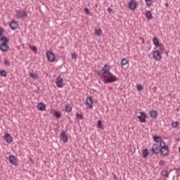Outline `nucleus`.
<instances>
[{
  "mask_svg": "<svg viewBox=\"0 0 180 180\" xmlns=\"http://www.w3.org/2000/svg\"><path fill=\"white\" fill-rule=\"evenodd\" d=\"M0 37H2V29L0 28Z\"/></svg>",
  "mask_w": 180,
  "mask_h": 180,
  "instance_id": "c03bdc74",
  "label": "nucleus"
},
{
  "mask_svg": "<svg viewBox=\"0 0 180 180\" xmlns=\"http://www.w3.org/2000/svg\"><path fill=\"white\" fill-rule=\"evenodd\" d=\"M4 139L6 141V143H12L13 141V139H12V136L10 134L6 133L4 134Z\"/></svg>",
  "mask_w": 180,
  "mask_h": 180,
  "instance_id": "ddd939ff",
  "label": "nucleus"
},
{
  "mask_svg": "<svg viewBox=\"0 0 180 180\" xmlns=\"http://www.w3.org/2000/svg\"><path fill=\"white\" fill-rule=\"evenodd\" d=\"M97 75H98V77H101V78H103V80L105 79V77L106 75L103 72H98Z\"/></svg>",
  "mask_w": 180,
  "mask_h": 180,
  "instance_id": "393cba45",
  "label": "nucleus"
},
{
  "mask_svg": "<svg viewBox=\"0 0 180 180\" xmlns=\"http://www.w3.org/2000/svg\"><path fill=\"white\" fill-rule=\"evenodd\" d=\"M178 124H179L178 122H172V127L176 129V127H178Z\"/></svg>",
  "mask_w": 180,
  "mask_h": 180,
  "instance_id": "7c9ffc66",
  "label": "nucleus"
},
{
  "mask_svg": "<svg viewBox=\"0 0 180 180\" xmlns=\"http://www.w3.org/2000/svg\"><path fill=\"white\" fill-rule=\"evenodd\" d=\"M142 155L143 158H147V157L150 155V152L148 151V149H143L142 151Z\"/></svg>",
  "mask_w": 180,
  "mask_h": 180,
  "instance_id": "a211bd4d",
  "label": "nucleus"
},
{
  "mask_svg": "<svg viewBox=\"0 0 180 180\" xmlns=\"http://www.w3.org/2000/svg\"><path fill=\"white\" fill-rule=\"evenodd\" d=\"M0 41H3L1 44H8V43H9V39L6 37H1L0 38Z\"/></svg>",
  "mask_w": 180,
  "mask_h": 180,
  "instance_id": "6ab92c4d",
  "label": "nucleus"
},
{
  "mask_svg": "<svg viewBox=\"0 0 180 180\" xmlns=\"http://www.w3.org/2000/svg\"><path fill=\"white\" fill-rule=\"evenodd\" d=\"M129 63V61H127V58H122L121 60V65L124 66L126 65V64H127Z\"/></svg>",
  "mask_w": 180,
  "mask_h": 180,
  "instance_id": "a878e982",
  "label": "nucleus"
},
{
  "mask_svg": "<svg viewBox=\"0 0 180 180\" xmlns=\"http://www.w3.org/2000/svg\"><path fill=\"white\" fill-rule=\"evenodd\" d=\"M116 81H119V78L113 75L112 72H110L104 76V79L103 80V82L104 84H112V82H116Z\"/></svg>",
  "mask_w": 180,
  "mask_h": 180,
  "instance_id": "f257e3e1",
  "label": "nucleus"
},
{
  "mask_svg": "<svg viewBox=\"0 0 180 180\" xmlns=\"http://www.w3.org/2000/svg\"><path fill=\"white\" fill-rule=\"evenodd\" d=\"M37 108L39 109V110H41V112L46 110V105H44L43 103H39Z\"/></svg>",
  "mask_w": 180,
  "mask_h": 180,
  "instance_id": "dca6fc26",
  "label": "nucleus"
},
{
  "mask_svg": "<svg viewBox=\"0 0 180 180\" xmlns=\"http://www.w3.org/2000/svg\"><path fill=\"white\" fill-rule=\"evenodd\" d=\"M56 84L58 88H63L64 86V79L61 77H58L56 79Z\"/></svg>",
  "mask_w": 180,
  "mask_h": 180,
  "instance_id": "423d86ee",
  "label": "nucleus"
},
{
  "mask_svg": "<svg viewBox=\"0 0 180 180\" xmlns=\"http://www.w3.org/2000/svg\"><path fill=\"white\" fill-rule=\"evenodd\" d=\"M29 47L30 50H32V51H33L34 53H37V48L36 46L30 45Z\"/></svg>",
  "mask_w": 180,
  "mask_h": 180,
  "instance_id": "bb28decb",
  "label": "nucleus"
},
{
  "mask_svg": "<svg viewBox=\"0 0 180 180\" xmlns=\"http://www.w3.org/2000/svg\"><path fill=\"white\" fill-rule=\"evenodd\" d=\"M153 43L154 46H155L156 47H158V46H160L161 44H160V41H158V37H154L153 39Z\"/></svg>",
  "mask_w": 180,
  "mask_h": 180,
  "instance_id": "412c9836",
  "label": "nucleus"
},
{
  "mask_svg": "<svg viewBox=\"0 0 180 180\" xmlns=\"http://www.w3.org/2000/svg\"><path fill=\"white\" fill-rule=\"evenodd\" d=\"M158 47H159V50L161 53H164L165 49L164 48V45H162V44H160Z\"/></svg>",
  "mask_w": 180,
  "mask_h": 180,
  "instance_id": "c85d7f7f",
  "label": "nucleus"
},
{
  "mask_svg": "<svg viewBox=\"0 0 180 180\" xmlns=\"http://www.w3.org/2000/svg\"><path fill=\"white\" fill-rule=\"evenodd\" d=\"M114 179H117V177H116V176H114Z\"/></svg>",
  "mask_w": 180,
  "mask_h": 180,
  "instance_id": "a18cd8bd",
  "label": "nucleus"
},
{
  "mask_svg": "<svg viewBox=\"0 0 180 180\" xmlns=\"http://www.w3.org/2000/svg\"><path fill=\"white\" fill-rule=\"evenodd\" d=\"M46 58L51 62L53 63L56 60V57L54 56V53L51 51H46Z\"/></svg>",
  "mask_w": 180,
  "mask_h": 180,
  "instance_id": "39448f33",
  "label": "nucleus"
},
{
  "mask_svg": "<svg viewBox=\"0 0 180 180\" xmlns=\"http://www.w3.org/2000/svg\"><path fill=\"white\" fill-rule=\"evenodd\" d=\"M72 60H77V55H75V53H72Z\"/></svg>",
  "mask_w": 180,
  "mask_h": 180,
  "instance_id": "79ce46f5",
  "label": "nucleus"
},
{
  "mask_svg": "<svg viewBox=\"0 0 180 180\" xmlns=\"http://www.w3.org/2000/svg\"><path fill=\"white\" fill-rule=\"evenodd\" d=\"M147 6H151L153 0H145Z\"/></svg>",
  "mask_w": 180,
  "mask_h": 180,
  "instance_id": "473e14b6",
  "label": "nucleus"
},
{
  "mask_svg": "<svg viewBox=\"0 0 180 180\" xmlns=\"http://www.w3.org/2000/svg\"><path fill=\"white\" fill-rule=\"evenodd\" d=\"M65 110L66 112H71V110H72V108H71V105H70V104H68L65 105Z\"/></svg>",
  "mask_w": 180,
  "mask_h": 180,
  "instance_id": "cd10ccee",
  "label": "nucleus"
},
{
  "mask_svg": "<svg viewBox=\"0 0 180 180\" xmlns=\"http://www.w3.org/2000/svg\"><path fill=\"white\" fill-rule=\"evenodd\" d=\"M160 148L159 153H160L162 155H167V154H168L169 150L168 146H167V145L165 144V142L160 141Z\"/></svg>",
  "mask_w": 180,
  "mask_h": 180,
  "instance_id": "f03ea898",
  "label": "nucleus"
},
{
  "mask_svg": "<svg viewBox=\"0 0 180 180\" xmlns=\"http://www.w3.org/2000/svg\"><path fill=\"white\" fill-rule=\"evenodd\" d=\"M159 165L160 166L165 165V162L164 160H160L159 162Z\"/></svg>",
  "mask_w": 180,
  "mask_h": 180,
  "instance_id": "a19ab883",
  "label": "nucleus"
},
{
  "mask_svg": "<svg viewBox=\"0 0 180 180\" xmlns=\"http://www.w3.org/2000/svg\"><path fill=\"white\" fill-rule=\"evenodd\" d=\"M15 18H17V19L23 20L25 19V18H27V14L26 12H25V11L16 10Z\"/></svg>",
  "mask_w": 180,
  "mask_h": 180,
  "instance_id": "7ed1b4c3",
  "label": "nucleus"
},
{
  "mask_svg": "<svg viewBox=\"0 0 180 180\" xmlns=\"http://www.w3.org/2000/svg\"><path fill=\"white\" fill-rule=\"evenodd\" d=\"M0 50L3 51V53H5V51H8L9 50V46L8 44H0Z\"/></svg>",
  "mask_w": 180,
  "mask_h": 180,
  "instance_id": "2eb2a0df",
  "label": "nucleus"
},
{
  "mask_svg": "<svg viewBox=\"0 0 180 180\" xmlns=\"http://www.w3.org/2000/svg\"><path fill=\"white\" fill-rule=\"evenodd\" d=\"M162 176H165L166 178H169V173L167 170H162L161 172Z\"/></svg>",
  "mask_w": 180,
  "mask_h": 180,
  "instance_id": "4be33fe9",
  "label": "nucleus"
},
{
  "mask_svg": "<svg viewBox=\"0 0 180 180\" xmlns=\"http://www.w3.org/2000/svg\"><path fill=\"white\" fill-rule=\"evenodd\" d=\"M77 117H79V119H84V116L82 114H79L78 112L76 113Z\"/></svg>",
  "mask_w": 180,
  "mask_h": 180,
  "instance_id": "58836bf2",
  "label": "nucleus"
},
{
  "mask_svg": "<svg viewBox=\"0 0 180 180\" xmlns=\"http://www.w3.org/2000/svg\"><path fill=\"white\" fill-rule=\"evenodd\" d=\"M108 12H109V13H113V9H112L111 8H108Z\"/></svg>",
  "mask_w": 180,
  "mask_h": 180,
  "instance_id": "37998d69",
  "label": "nucleus"
},
{
  "mask_svg": "<svg viewBox=\"0 0 180 180\" xmlns=\"http://www.w3.org/2000/svg\"><path fill=\"white\" fill-rule=\"evenodd\" d=\"M55 117H57V119H60L61 117V114L58 111H56L54 112Z\"/></svg>",
  "mask_w": 180,
  "mask_h": 180,
  "instance_id": "2f4dec72",
  "label": "nucleus"
},
{
  "mask_svg": "<svg viewBox=\"0 0 180 180\" xmlns=\"http://www.w3.org/2000/svg\"><path fill=\"white\" fill-rule=\"evenodd\" d=\"M136 89L137 91H143V86L141 84H137Z\"/></svg>",
  "mask_w": 180,
  "mask_h": 180,
  "instance_id": "c9c22d12",
  "label": "nucleus"
},
{
  "mask_svg": "<svg viewBox=\"0 0 180 180\" xmlns=\"http://www.w3.org/2000/svg\"><path fill=\"white\" fill-rule=\"evenodd\" d=\"M97 127L98 129H102V121H101V120L98 121Z\"/></svg>",
  "mask_w": 180,
  "mask_h": 180,
  "instance_id": "e433bc0d",
  "label": "nucleus"
},
{
  "mask_svg": "<svg viewBox=\"0 0 180 180\" xmlns=\"http://www.w3.org/2000/svg\"><path fill=\"white\" fill-rule=\"evenodd\" d=\"M150 117H153V119H155V117H157V111L155 110L150 111Z\"/></svg>",
  "mask_w": 180,
  "mask_h": 180,
  "instance_id": "b1692460",
  "label": "nucleus"
},
{
  "mask_svg": "<svg viewBox=\"0 0 180 180\" xmlns=\"http://www.w3.org/2000/svg\"><path fill=\"white\" fill-rule=\"evenodd\" d=\"M151 150L153 154H160V146L158 144H153Z\"/></svg>",
  "mask_w": 180,
  "mask_h": 180,
  "instance_id": "9d476101",
  "label": "nucleus"
},
{
  "mask_svg": "<svg viewBox=\"0 0 180 180\" xmlns=\"http://www.w3.org/2000/svg\"><path fill=\"white\" fill-rule=\"evenodd\" d=\"M92 103H94V101H92V98L87 97L86 99V105L89 106V108H92Z\"/></svg>",
  "mask_w": 180,
  "mask_h": 180,
  "instance_id": "f3484780",
  "label": "nucleus"
},
{
  "mask_svg": "<svg viewBox=\"0 0 180 180\" xmlns=\"http://www.w3.org/2000/svg\"><path fill=\"white\" fill-rule=\"evenodd\" d=\"M4 64L6 67H7V65H9V61L8 60H6V58H4Z\"/></svg>",
  "mask_w": 180,
  "mask_h": 180,
  "instance_id": "4c0bfd02",
  "label": "nucleus"
},
{
  "mask_svg": "<svg viewBox=\"0 0 180 180\" xmlns=\"http://www.w3.org/2000/svg\"><path fill=\"white\" fill-rule=\"evenodd\" d=\"M140 115H141L138 116V119H139L141 123H146V119L147 118V113L144 112H141Z\"/></svg>",
  "mask_w": 180,
  "mask_h": 180,
  "instance_id": "6e6552de",
  "label": "nucleus"
},
{
  "mask_svg": "<svg viewBox=\"0 0 180 180\" xmlns=\"http://www.w3.org/2000/svg\"><path fill=\"white\" fill-rule=\"evenodd\" d=\"M8 160L13 165H18V160H16V157L15 155H10Z\"/></svg>",
  "mask_w": 180,
  "mask_h": 180,
  "instance_id": "f8f14e48",
  "label": "nucleus"
},
{
  "mask_svg": "<svg viewBox=\"0 0 180 180\" xmlns=\"http://www.w3.org/2000/svg\"><path fill=\"white\" fill-rule=\"evenodd\" d=\"M60 139L62 140V141H63V143H68V136H67V134H65V132L64 131H62L60 134Z\"/></svg>",
  "mask_w": 180,
  "mask_h": 180,
  "instance_id": "9b49d317",
  "label": "nucleus"
},
{
  "mask_svg": "<svg viewBox=\"0 0 180 180\" xmlns=\"http://www.w3.org/2000/svg\"><path fill=\"white\" fill-rule=\"evenodd\" d=\"M153 58H155L157 61H161V58H162V57L161 56V53L158 51H153Z\"/></svg>",
  "mask_w": 180,
  "mask_h": 180,
  "instance_id": "0eeeda50",
  "label": "nucleus"
},
{
  "mask_svg": "<svg viewBox=\"0 0 180 180\" xmlns=\"http://www.w3.org/2000/svg\"><path fill=\"white\" fill-rule=\"evenodd\" d=\"M102 72L106 75L110 74V67L108 65H105L103 68Z\"/></svg>",
  "mask_w": 180,
  "mask_h": 180,
  "instance_id": "4468645a",
  "label": "nucleus"
},
{
  "mask_svg": "<svg viewBox=\"0 0 180 180\" xmlns=\"http://www.w3.org/2000/svg\"><path fill=\"white\" fill-rule=\"evenodd\" d=\"M0 75L1 77H6V72L5 70H1Z\"/></svg>",
  "mask_w": 180,
  "mask_h": 180,
  "instance_id": "f704fd0d",
  "label": "nucleus"
},
{
  "mask_svg": "<svg viewBox=\"0 0 180 180\" xmlns=\"http://www.w3.org/2000/svg\"><path fill=\"white\" fill-rule=\"evenodd\" d=\"M101 33H102V30H101V29H96V30H95V34H96V36H101Z\"/></svg>",
  "mask_w": 180,
  "mask_h": 180,
  "instance_id": "c756f323",
  "label": "nucleus"
},
{
  "mask_svg": "<svg viewBox=\"0 0 180 180\" xmlns=\"http://www.w3.org/2000/svg\"><path fill=\"white\" fill-rule=\"evenodd\" d=\"M9 26L12 30H16V29L19 27V24L18 23V21L13 20L10 22Z\"/></svg>",
  "mask_w": 180,
  "mask_h": 180,
  "instance_id": "1a4fd4ad",
  "label": "nucleus"
},
{
  "mask_svg": "<svg viewBox=\"0 0 180 180\" xmlns=\"http://www.w3.org/2000/svg\"><path fill=\"white\" fill-rule=\"evenodd\" d=\"M84 12H85V13H86V15H89L90 12H89V9H88V8H85L84 9Z\"/></svg>",
  "mask_w": 180,
  "mask_h": 180,
  "instance_id": "ea45409f",
  "label": "nucleus"
},
{
  "mask_svg": "<svg viewBox=\"0 0 180 180\" xmlns=\"http://www.w3.org/2000/svg\"><path fill=\"white\" fill-rule=\"evenodd\" d=\"M145 16L148 19V20H150V19H153V13H151V11H146Z\"/></svg>",
  "mask_w": 180,
  "mask_h": 180,
  "instance_id": "aec40b11",
  "label": "nucleus"
},
{
  "mask_svg": "<svg viewBox=\"0 0 180 180\" xmlns=\"http://www.w3.org/2000/svg\"><path fill=\"white\" fill-rule=\"evenodd\" d=\"M30 77L32 78V79H37V75H36V74L30 73Z\"/></svg>",
  "mask_w": 180,
  "mask_h": 180,
  "instance_id": "72a5a7b5",
  "label": "nucleus"
},
{
  "mask_svg": "<svg viewBox=\"0 0 180 180\" xmlns=\"http://www.w3.org/2000/svg\"><path fill=\"white\" fill-rule=\"evenodd\" d=\"M153 140L154 141H155V143H161V141H163L162 140H161V137L158 136H154Z\"/></svg>",
  "mask_w": 180,
  "mask_h": 180,
  "instance_id": "5701e85b",
  "label": "nucleus"
},
{
  "mask_svg": "<svg viewBox=\"0 0 180 180\" xmlns=\"http://www.w3.org/2000/svg\"><path fill=\"white\" fill-rule=\"evenodd\" d=\"M137 6H139V2L136 0H129L128 2V8L130 11H134L137 9Z\"/></svg>",
  "mask_w": 180,
  "mask_h": 180,
  "instance_id": "20e7f679",
  "label": "nucleus"
}]
</instances>
